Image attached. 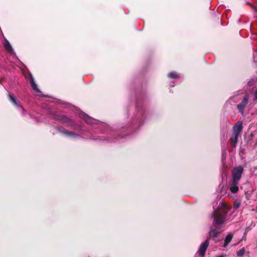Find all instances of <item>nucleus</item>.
I'll return each mask as SVG.
<instances>
[{
  "mask_svg": "<svg viewBox=\"0 0 257 257\" xmlns=\"http://www.w3.org/2000/svg\"><path fill=\"white\" fill-rule=\"evenodd\" d=\"M3 45L5 47L6 50L7 52L9 54V55L11 56H15L16 53L12 48L11 44L9 42V41L7 39H5L4 42H3Z\"/></svg>",
  "mask_w": 257,
  "mask_h": 257,
  "instance_id": "obj_9",
  "label": "nucleus"
},
{
  "mask_svg": "<svg viewBox=\"0 0 257 257\" xmlns=\"http://www.w3.org/2000/svg\"><path fill=\"white\" fill-rule=\"evenodd\" d=\"M226 255L225 254H222L221 255L217 256L216 257H226Z\"/></svg>",
  "mask_w": 257,
  "mask_h": 257,
  "instance_id": "obj_23",
  "label": "nucleus"
},
{
  "mask_svg": "<svg viewBox=\"0 0 257 257\" xmlns=\"http://www.w3.org/2000/svg\"><path fill=\"white\" fill-rule=\"evenodd\" d=\"M232 234L231 233L228 234L225 237L224 240V243L223 245V247H225L231 241L232 238Z\"/></svg>",
  "mask_w": 257,
  "mask_h": 257,
  "instance_id": "obj_15",
  "label": "nucleus"
},
{
  "mask_svg": "<svg viewBox=\"0 0 257 257\" xmlns=\"http://www.w3.org/2000/svg\"><path fill=\"white\" fill-rule=\"evenodd\" d=\"M231 209V206L226 202L221 201L219 203L217 208L214 210L212 215L216 225H221L225 223L227 220L226 215L230 212Z\"/></svg>",
  "mask_w": 257,
  "mask_h": 257,
  "instance_id": "obj_2",
  "label": "nucleus"
},
{
  "mask_svg": "<svg viewBox=\"0 0 257 257\" xmlns=\"http://www.w3.org/2000/svg\"><path fill=\"white\" fill-rule=\"evenodd\" d=\"M244 253H245V249H244V248L243 247V248L240 249L238 251H237L236 252V255L238 256H242V255H243Z\"/></svg>",
  "mask_w": 257,
  "mask_h": 257,
  "instance_id": "obj_18",
  "label": "nucleus"
},
{
  "mask_svg": "<svg viewBox=\"0 0 257 257\" xmlns=\"http://www.w3.org/2000/svg\"><path fill=\"white\" fill-rule=\"evenodd\" d=\"M9 98L10 100L16 106L19 107L22 111L23 114L24 115L26 113V110L25 109L17 102L16 98L13 96L11 92H9Z\"/></svg>",
  "mask_w": 257,
  "mask_h": 257,
  "instance_id": "obj_8",
  "label": "nucleus"
},
{
  "mask_svg": "<svg viewBox=\"0 0 257 257\" xmlns=\"http://www.w3.org/2000/svg\"><path fill=\"white\" fill-rule=\"evenodd\" d=\"M168 76L170 78L176 79L179 77V75L176 72H171L168 73Z\"/></svg>",
  "mask_w": 257,
  "mask_h": 257,
  "instance_id": "obj_16",
  "label": "nucleus"
},
{
  "mask_svg": "<svg viewBox=\"0 0 257 257\" xmlns=\"http://www.w3.org/2000/svg\"><path fill=\"white\" fill-rule=\"evenodd\" d=\"M29 81L31 84L32 89L34 90H35V91H36L37 92L41 93V92L40 90L39 89L37 84L36 83V82L35 81L34 77H33L32 74H31V73L29 74Z\"/></svg>",
  "mask_w": 257,
  "mask_h": 257,
  "instance_id": "obj_13",
  "label": "nucleus"
},
{
  "mask_svg": "<svg viewBox=\"0 0 257 257\" xmlns=\"http://www.w3.org/2000/svg\"><path fill=\"white\" fill-rule=\"evenodd\" d=\"M238 184L239 182L232 180L229 185V189L231 193H236L238 191Z\"/></svg>",
  "mask_w": 257,
  "mask_h": 257,
  "instance_id": "obj_12",
  "label": "nucleus"
},
{
  "mask_svg": "<svg viewBox=\"0 0 257 257\" xmlns=\"http://www.w3.org/2000/svg\"><path fill=\"white\" fill-rule=\"evenodd\" d=\"M248 101L249 96L248 94H245L241 102L236 106L237 110L242 115L244 114V109L248 103Z\"/></svg>",
  "mask_w": 257,
  "mask_h": 257,
  "instance_id": "obj_5",
  "label": "nucleus"
},
{
  "mask_svg": "<svg viewBox=\"0 0 257 257\" xmlns=\"http://www.w3.org/2000/svg\"><path fill=\"white\" fill-rule=\"evenodd\" d=\"M88 133H89V135L88 136V137H92V134H91L90 132H89V131H88Z\"/></svg>",
  "mask_w": 257,
  "mask_h": 257,
  "instance_id": "obj_24",
  "label": "nucleus"
},
{
  "mask_svg": "<svg viewBox=\"0 0 257 257\" xmlns=\"http://www.w3.org/2000/svg\"><path fill=\"white\" fill-rule=\"evenodd\" d=\"M145 119V112L144 108L138 102L136 105V112L131 123L134 125H137L138 126H141L144 124Z\"/></svg>",
  "mask_w": 257,
  "mask_h": 257,
  "instance_id": "obj_3",
  "label": "nucleus"
},
{
  "mask_svg": "<svg viewBox=\"0 0 257 257\" xmlns=\"http://www.w3.org/2000/svg\"><path fill=\"white\" fill-rule=\"evenodd\" d=\"M239 135L232 134L231 137L230 139L231 145L232 147H235L238 142V138Z\"/></svg>",
  "mask_w": 257,
  "mask_h": 257,
  "instance_id": "obj_14",
  "label": "nucleus"
},
{
  "mask_svg": "<svg viewBox=\"0 0 257 257\" xmlns=\"http://www.w3.org/2000/svg\"><path fill=\"white\" fill-rule=\"evenodd\" d=\"M79 115L80 118L85 120L87 123L93 125H98L97 128H100L101 127H106L105 124L100 123V122H99L98 120L91 117L90 116L88 115L87 114L84 113L83 112H80Z\"/></svg>",
  "mask_w": 257,
  "mask_h": 257,
  "instance_id": "obj_4",
  "label": "nucleus"
},
{
  "mask_svg": "<svg viewBox=\"0 0 257 257\" xmlns=\"http://www.w3.org/2000/svg\"><path fill=\"white\" fill-rule=\"evenodd\" d=\"M248 229H248V227H247V228H246V231H245V232L244 233V234H243V236H242V240H243V239H245V238H246V231L248 230Z\"/></svg>",
  "mask_w": 257,
  "mask_h": 257,
  "instance_id": "obj_21",
  "label": "nucleus"
},
{
  "mask_svg": "<svg viewBox=\"0 0 257 257\" xmlns=\"http://www.w3.org/2000/svg\"><path fill=\"white\" fill-rule=\"evenodd\" d=\"M242 122L238 121L233 127V133L234 134L240 135L242 130Z\"/></svg>",
  "mask_w": 257,
  "mask_h": 257,
  "instance_id": "obj_10",
  "label": "nucleus"
},
{
  "mask_svg": "<svg viewBox=\"0 0 257 257\" xmlns=\"http://www.w3.org/2000/svg\"><path fill=\"white\" fill-rule=\"evenodd\" d=\"M241 205V201L236 199L234 201L233 209H237Z\"/></svg>",
  "mask_w": 257,
  "mask_h": 257,
  "instance_id": "obj_17",
  "label": "nucleus"
},
{
  "mask_svg": "<svg viewBox=\"0 0 257 257\" xmlns=\"http://www.w3.org/2000/svg\"><path fill=\"white\" fill-rule=\"evenodd\" d=\"M56 119L63 123L65 124L67 126L74 127V130L77 131L79 134L74 132L69 131L64 128L59 126H56L55 128L64 136L71 139H80L81 135H85V131L82 129L80 126L76 125L74 121L65 115H58Z\"/></svg>",
  "mask_w": 257,
  "mask_h": 257,
  "instance_id": "obj_1",
  "label": "nucleus"
},
{
  "mask_svg": "<svg viewBox=\"0 0 257 257\" xmlns=\"http://www.w3.org/2000/svg\"><path fill=\"white\" fill-rule=\"evenodd\" d=\"M253 96L254 97L252 99V101L253 102L256 103L257 102V89L253 92Z\"/></svg>",
  "mask_w": 257,
  "mask_h": 257,
  "instance_id": "obj_19",
  "label": "nucleus"
},
{
  "mask_svg": "<svg viewBox=\"0 0 257 257\" xmlns=\"http://www.w3.org/2000/svg\"><path fill=\"white\" fill-rule=\"evenodd\" d=\"M220 231L221 229L219 227V226H211L209 232V236L210 237H215Z\"/></svg>",
  "mask_w": 257,
  "mask_h": 257,
  "instance_id": "obj_11",
  "label": "nucleus"
},
{
  "mask_svg": "<svg viewBox=\"0 0 257 257\" xmlns=\"http://www.w3.org/2000/svg\"><path fill=\"white\" fill-rule=\"evenodd\" d=\"M254 82V80L253 79H251L247 82V85L249 86H251L253 85Z\"/></svg>",
  "mask_w": 257,
  "mask_h": 257,
  "instance_id": "obj_20",
  "label": "nucleus"
},
{
  "mask_svg": "<svg viewBox=\"0 0 257 257\" xmlns=\"http://www.w3.org/2000/svg\"><path fill=\"white\" fill-rule=\"evenodd\" d=\"M226 155V151L225 150H224L222 152V161H223L224 158L225 157Z\"/></svg>",
  "mask_w": 257,
  "mask_h": 257,
  "instance_id": "obj_22",
  "label": "nucleus"
},
{
  "mask_svg": "<svg viewBox=\"0 0 257 257\" xmlns=\"http://www.w3.org/2000/svg\"><path fill=\"white\" fill-rule=\"evenodd\" d=\"M209 244L208 239L205 240L201 244L197 253L201 257H203L205 254L206 249H207Z\"/></svg>",
  "mask_w": 257,
  "mask_h": 257,
  "instance_id": "obj_7",
  "label": "nucleus"
},
{
  "mask_svg": "<svg viewBox=\"0 0 257 257\" xmlns=\"http://www.w3.org/2000/svg\"><path fill=\"white\" fill-rule=\"evenodd\" d=\"M243 171V168L239 166L234 168L232 171V179L234 181L239 182Z\"/></svg>",
  "mask_w": 257,
  "mask_h": 257,
  "instance_id": "obj_6",
  "label": "nucleus"
}]
</instances>
